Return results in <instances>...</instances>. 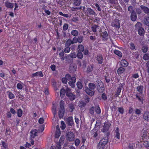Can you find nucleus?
<instances>
[{"label": "nucleus", "instance_id": "338daca9", "mask_svg": "<svg viewBox=\"0 0 149 149\" xmlns=\"http://www.w3.org/2000/svg\"><path fill=\"white\" fill-rule=\"evenodd\" d=\"M70 51V48L69 47H67L64 49V52L66 53H69Z\"/></svg>", "mask_w": 149, "mask_h": 149}, {"label": "nucleus", "instance_id": "2f4dec72", "mask_svg": "<svg viewBox=\"0 0 149 149\" xmlns=\"http://www.w3.org/2000/svg\"><path fill=\"white\" fill-rule=\"evenodd\" d=\"M78 52H82L84 50V46L82 45H79L78 47Z\"/></svg>", "mask_w": 149, "mask_h": 149}, {"label": "nucleus", "instance_id": "680f3d73", "mask_svg": "<svg viewBox=\"0 0 149 149\" xmlns=\"http://www.w3.org/2000/svg\"><path fill=\"white\" fill-rule=\"evenodd\" d=\"M80 143V140L78 139H77L75 141V144L76 146H79Z\"/></svg>", "mask_w": 149, "mask_h": 149}, {"label": "nucleus", "instance_id": "a19ab883", "mask_svg": "<svg viewBox=\"0 0 149 149\" xmlns=\"http://www.w3.org/2000/svg\"><path fill=\"white\" fill-rule=\"evenodd\" d=\"M143 59L145 60H148L149 59V54H145L143 56Z\"/></svg>", "mask_w": 149, "mask_h": 149}, {"label": "nucleus", "instance_id": "5fc2aeb1", "mask_svg": "<svg viewBox=\"0 0 149 149\" xmlns=\"http://www.w3.org/2000/svg\"><path fill=\"white\" fill-rule=\"evenodd\" d=\"M144 142L143 144V145L146 148L148 149L149 147V142L148 141H146V140Z\"/></svg>", "mask_w": 149, "mask_h": 149}, {"label": "nucleus", "instance_id": "774afa93", "mask_svg": "<svg viewBox=\"0 0 149 149\" xmlns=\"http://www.w3.org/2000/svg\"><path fill=\"white\" fill-rule=\"evenodd\" d=\"M1 143L3 146L6 149L7 148H8V146L7 144H6L3 141H2Z\"/></svg>", "mask_w": 149, "mask_h": 149}, {"label": "nucleus", "instance_id": "20e7f679", "mask_svg": "<svg viewBox=\"0 0 149 149\" xmlns=\"http://www.w3.org/2000/svg\"><path fill=\"white\" fill-rule=\"evenodd\" d=\"M75 136L74 134L72 132H68L66 136L67 139L69 141H72L74 140Z\"/></svg>", "mask_w": 149, "mask_h": 149}, {"label": "nucleus", "instance_id": "79ce46f5", "mask_svg": "<svg viewBox=\"0 0 149 149\" xmlns=\"http://www.w3.org/2000/svg\"><path fill=\"white\" fill-rule=\"evenodd\" d=\"M121 88H118L117 90V92L115 95L116 97H118L119 95H120V93L121 92Z\"/></svg>", "mask_w": 149, "mask_h": 149}, {"label": "nucleus", "instance_id": "4c0bfd02", "mask_svg": "<svg viewBox=\"0 0 149 149\" xmlns=\"http://www.w3.org/2000/svg\"><path fill=\"white\" fill-rule=\"evenodd\" d=\"M139 93H136L135 95V96L136 98L138 99V100L140 102L142 103H143V98H141L139 96Z\"/></svg>", "mask_w": 149, "mask_h": 149}, {"label": "nucleus", "instance_id": "a211bd4d", "mask_svg": "<svg viewBox=\"0 0 149 149\" xmlns=\"http://www.w3.org/2000/svg\"><path fill=\"white\" fill-rule=\"evenodd\" d=\"M120 62L121 65L123 67H127L129 64L128 62L125 59L121 60Z\"/></svg>", "mask_w": 149, "mask_h": 149}, {"label": "nucleus", "instance_id": "864d4df0", "mask_svg": "<svg viewBox=\"0 0 149 149\" xmlns=\"http://www.w3.org/2000/svg\"><path fill=\"white\" fill-rule=\"evenodd\" d=\"M148 47L147 46H143L142 48V52L144 53H145L147 52L148 51Z\"/></svg>", "mask_w": 149, "mask_h": 149}, {"label": "nucleus", "instance_id": "e2e57ef3", "mask_svg": "<svg viewBox=\"0 0 149 149\" xmlns=\"http://www.w3.org/2000/svg\"><path fill=\"white\" fill-rule=\"evenodd\" d=\"M93 67L92 66L90 65V66H88L87 68V72H91L92 71V70H93Z\"/></svg>", "mask_w": 149, "mask_h": 149}, {"label": "nucleus", "instance_id": "6e6d98bb", "mask_svg": "<svg viewBox=\"0 0 149 149\" xmlns=\"http://www.w3.org/2000/svg\"><path fill=\"white\" fill-rule=\"evenodd\" d=\"M95 108L94 107H92L89 110L90 113L92 115H93L94 113Z\"/></svg>", "mask_w": 149, "mask_h": 149}, {"label": "nucleus", "instance_id": "423d86ee", "mask_svg": "<svg viewBox=\"0 0 149 149\" xmlns=\"http://www.w3.org/2000/svg\"><path fill=\"white\" fill-rule=\"evenodd\" d=\"M111 125V124L109 122H105L104 124L102 131L103 132H106L108 131Z\"/></svg>", "mask_w": 149, "mask_h": 149}, {"label": "nucleus", "instance_id": "e433bc0d", "mask_svg": "<svg viewBox=\"0 0 149 149\" xmlns=\"http://www.w3.org/2000/svg\"><path fill=\"white\" fill-rule=\"evenodd\" d=\"M95 108V111L97 113L100 114L101 113V109L99 106H96Z\"/></svg>", "mask_w": 149, "mask_h": 149}, {"label": "nucleus", "instance_id": "cd10ccee", "mask_svg": "<svg viewBox=\"0 0 149 149\" xmlns=\"http://www.w3.org/2000/svg\"><path fill=\"white\" fill-rule=\"evenodd\" d=\"M88 86L90 89L91 90H93L96 88L95 85L92 83H89Z\"/></svg>", "mask_w": 149, "mask_h": 149}, {"label": "nucleus", "instance_id": "f257e3e1", "mask_svg": "<svg viewBox=\"0 0 149 149\" xmlns=\"http://www.w3.org/2000/svg\"><path fill=\"white\" fill-rule=\"evenodd\" d=\"M64 102L61 100L60 102V109L58 112V115L60 118H62L64 115L65 108L64 107Z\"/></svg>", "mask_w": 149, "mask_h": 149}, {"label": "nucleus", "instance_id": "bb28decb", "mask_svg": "<svg viewBox=\"0 0 149 149\" xmlns=\"http://www.w3.org/2000/svg\"><path fill=\"white\" fill-rule=\"evenodd\" d=\"M137 30L140 36H143L144 35V31L143 28H141Z\"/></svg>", "mask_w": 149, "mask_h": 149}, {"label": "nucleus", "instance_id": "dca6fc26", "mask_svg": "<svg viewBox=\"0 0 149 149\" xmlns=\"http://www.w3.org/2000/svg\"><path fill=\"white\" fill-rule=\"evenodd\" d=\"M101 36L103 40H106L109 38L108 33L107 31H105L101 34Z\"/></svg>", "mask_w": 149, "mask_h": 149}, {"label": "nucleus", "instance_id": "c756f323", "mask_svg": "<svg viewBox=\"0 0 149 149\" xmlns=\"http://www.w3.org/2000/svg\"><path fill=\"white\" fill-rule=\"evenodd\" d=\"M129 47L132 50H134L136 49L135 45L132 42H131L130 44Z\"/></svg>", "mask_w": 149, "mask_h": 149}, {"label": "nucleus", "instance_id": "72a5a7b5", "mask_svg": "<svg viewBox=\"0 0 149 149\" xmlns=\"http://www.w3.org/2000/svg\"><path fill=\"white\" fill-rule=\"evenodd\" d=\"M24 86L23 83H18L17 84V89L19 90H20L22 89Z\"/></svg>", "mask_w": 149, "mask_h": 149}, {"label": "nucleus", "instance_id": "6e6552de", "mask_svg": "<svg viewBox=\"0 0 149 149\" xmlns=\"http://www.w3.org/2000/svg\"><path fill=\"white\" fill-rule=\"evenodd\" d=\"M85 12L88 15H94V16L97 15V14L94 10L90 8H87L86 12Z\"/></svg>", "mask_w": 149, "mask_h": 149}, {"label": "nucleus", "instance_id": "f3484780", "mask_svg": "<svg viewBox=\"0 0 149 149\" xmlns=\"http://www.w3.org/2000/svg\"><path fill=\"white\" fill-rule=\"evenodd\" d=\"M86 92L91 96L93 95L94 94V92L88 88H86L85 90Z\"/></svg>", "mask_w": 149, "mask_h": 149}, {"label": "nucleus", "instance_id": "f8f14e48", "mask_svg": "<svg viewBox=\"0 0 149 149\" xmlns=\"http://www.w3.org/2000/svg\"><path fill=\"white\" fill-rule=\"evenodd\" d=\"M69 69L71 72L73 73L76 70L77 66L74 64H72L70 65Z\"/></svg>", "mask_w": 149, "mask_h": 149}, {"label": "nucleus", "instance_id": "1a4fd4ad", "mask_svg": "<svg viewBox=\"0 0 149 149\" xmlns=\"http://www.w3.org/2000/svg\"><path fill=\"white\" fill-rule=\"evenodd\" d=\"M143 119L147 122L149 121V112L148 111H146L144 112L143 115Z\"/></svg>", "mask_w": 149, "mask_h": 149}, {"label": "nucleus", "instance_id": "a878e982", "mask_svg": "<svg viewBox=\"0 0 149 149\" xmlns=\"http://www.w3.org/2000/svg\"><path fill=\"white\" fill-rule=\"evenodd\" d=\"M99 26L96 25H93L91 27V29L92 31L94 32H95L97 31V30L99 29Z\"/></svg>", "mask_w": 149, "mask_h": 149}, {"label": "nucleus", "instance_id": "c03bdc74", "mask_svg": "<svg viewBox=\"0 0 149 149\" xmlns=\"http://www.w3.org/2000/svg\"><path fill=\"white\" fill-rule=\"evenodd\" d=\"M72 44V40L69 39L65 43V46L69 47L71 44Z\"/></svg>", "mask_w": 149, "mask_h": 149}, {"label": "nucleus", "instance_id": "ddd939ff", "mask_svg": "<svg viewBox=\"0 0 149 149\" xmlns=\"http://www.w3.org/2000/svg\"><path fill=\"white\" fill-rule=\"evenodd\" d=\"M114 132V135L115 137L118 139H119L120 138V131L118 127H117L115 128Z\"/></svg>", "mask_w": 149, "mask_h": 149}, {"label": "nucleus", "instance_id": "603ef678", "mask_svg": "<svg viewBox=\"0 0 149 149\" xmlns=\"http://www.w3.org/2000/svg\"><path fill=\"white\" fill-rule=\"evenodd\" d=\"M77 85L78 88L79 89H81L82 88V84L80 82H78L77 83Z\"/></svg>", "mask_w": 149, "mask_h": 149}, {"label": "nucleus", "instance_id": "69168bd1", "mask_svg": "<svg viewBox=\"0 0 149 149\" xmlns=\"http://www.w3.org/2000/svg\"><path fill=\"white\" fill-rule=\"evenodd\" d=\"M78 104L79 107H81L85 105V103L81 101H80L78 102Z\"/></svg>", "mask_w": 149, "mask_h": 149}, {"label": "nucleus", "instance_id": "aec40b11", "mask_svg": "<svg viewBox=\"0 0 149 149\" xmlns=\"http://www.w3.org/2000/svg\"><path fill=\"white\" fill-rule=\"evenodd\" d=\"M36 130H33L31 132V139H33L37 136V132Z\"/></svg>", "mask_w": 149, "mask_h": 149}, {"label": "nucleus", "instance_id": "09e8293b", "mask_svg": "<svg viewBox=\"0 0 149 149\" xmlns=\"http://www.w3.org/2000/svg\"><path fill=\"white\" fill-rule=\"evenodd\" d=\"M78 58L80 59H81L83 58V54L81 52H79L77 54Z\"/></svg>", "mask_w": 149, "mask_h": 149}, {"label": "nucleus", "instance_id": "9b49d317", "mask_svg": "<svg viewBox=\"0 0 149 149\" xmlns=\"http://www.w3.org/2000/svg\"><path fill=\"white\" fill-rule=\"evenodd\" d=\"M65 120L69 125L71 126L73 123V118L72 116H70L66 118Z\"/></svg>", "mask_w": 149, "mask_h": 149}, {"label": "nucleus", "instance_id": "49530a36", "mask_svg": "<svg viewBox=\"0 0 149 149\" xmlns=\"http://www.w3.org/2000/svg\"><path fill=\"white\" fill-rule=\"evenodd\" d=\"M22 114V110L21 109H19L17 110V114L19 117H21Z\"/></svg>", "mask_w": 149, "mask_h": 149}, {"label": "nucleus", "instance_id": "b1692460", "mask_svg": "<svg viewBox=\"0 0 149 149\" xmlns=\"http://www.w3.org/2000/svg\"><path fill=\"white\" fill-rule=\"evenodd\" d=\"M136 15L135 13L131 14V19L132 21H135L136 20Z\"/></svg>", "mask_w": 149, "mask_h": 149}, {"label": "nucleus", "instance_id": "393cba45", "mask_svg": "<svg viewBox=\"0 0 149 149\" xmlns=\"http://www.w3.org/2000/svg\"><path fill=\"white\" fill-rule=\"evenodd\" d=\"M125 71V69L122 67L119 68L117 70V73L118 74H121Z\"/></svg>", "mask_w": 149, "mask_h": 149}, {"label": "nucleus", "instance_id": "3c124183", "mask_svg": "<svg viewBox=\"0 0 149 149\" xmlns=\"http://www.w3.org/2000/svg\"><path fill=\"white\" fill-rule=\"evenodd\" d=\"M61 134V131H56L55 134V137L56 138H58L60 136Z\"/></svg>", "mask_w": 149, "mask_h": 149}, {"label": "nucleus", "instance_id": "4468645a", "mask_svg": "<svg viewBox=\"0 0 149 149\" xmlns=\"http://www.w3.org/2000/svg\"><path fill=\"white\" fill-rule=\"evenodd\" d=\"M44 75L42 71L37 72L32 74V77H43Z\"/></svg>", "mask_w": 149, "mask_h": 149}, {"label": "nucleus", "instance_id": "5701e85b", "mask_svg": "<svg viewBox=\"0 0 149 149\" xmlns=\"http://www.w3.org/2000/svg\"><path fill=\"white\" fill-rule=\"evenodd\" d=\"M64 140V138L61 137L60 139L59 143H58L56 145V148L57 149H61V144H60H60H61L63 143V141Z\"/></svg>", "mask_w": 149, "mask_h": 149}, {"label": "nucleus", "instance_id": "de8ad7c7", "mask_svg": "<svg viewBox=\"0 0 149 149\" xmlns=\"http://www.w3.org/2000/svg\"><path fill=\"white\" fill-rule=\"evenodd\" d=\"M144 22L146 24L149 26V17H146L144 19Z\"/></svg>", "mask_w": 149, "mask_h": 149}, {"label": "nucleus", "instance_id": "6ab92c4d", "mask_svg": "<svg viewBox=\"0 0 149 149\" xmlns=\"http://www.w3.org/2000/svg\"><path fill=\"white\" fill-rule=\"evenodd\" d=\"M96 60L97 61L99 64H101L102 63L103 58L102 56L101 55H99L97 56L96 57Z\"/></svg>", "mask_w": 149, "mask_h": 149}, {"label": "nucleus", "instance_id": "9d476101", "mask_svg": "<svg viewBox=\"0 0 149 149\" xmlns=\"http://www.w3.org/2000/svg\"><path fill=\"white\" fill-rule=\"evenodd\" d=\"M111 26L117 28H119L120 27V23L119 21L117 19L114 20L112 23Z\"/></svg>", "mask_w": 149, "mask_h": 149}, {"label": "nucleus", "instance_id": "7c9ffc66", "mask_svg": "<svg viewBox=\"0 0 149 149\" xmlns=\"http://www.w3.org/2000/svg\"><path fill=\"white\" fill-rule=\"evenodd\" d=\"M52 111L54 116L56 113V107L54 104H53L52 107Z\"/></svg>", "mask_w": 149, "mask_h": 149}, {"label": "nucleus", "instance_id": "7ed1b4c3", "mask_svg": "<svg viewBox=\"0 0 149 149\" xmlns=\"http://www.w3.org/2000/svg\"><path fill=\"white\" fill-rule=\"evenodd\" d=\"M147 133L148 132L146 130H142L141 137L142 138V140L141 141H144L149 139L148 134Z\"/></svg>", "mask_w": 149, "mask_h": 149}, {"label": "nucleus", "instance_id": "c85d7f7f", "mask_svg": "<svg viewBox=\"0 0 149 149\" xmlns=\"http://www.w3.org/2000/svg\"><path fill=\"white\" fill-rule=\"evenodd\" d=\"M74 1V4L76 6H79L81 3V0H73Z\"/></svg>", "mask_w": 149, "mask_h": 149}, {"label": "nucleus", "instance_id": "a18cd8bd", "mask_svg": "<svg viewBox=\"0 0 149 149\" xmlns=\"http://www.w3.org/2000/svg\"><path fill=\"white\" fill-rule=\"evenodd\" d=\"M71 33L72 35L74 36H76L78 35V32L76 30H73L71 31Z\"/></svg>", "mask_w": 149, "mask_h": 149}, {"label": "nucleus", "instance_id": "4d7b16f0", "mask_svg": "<svg viewBox=\"0 0 149 149\" xmlns=\"http://www.w3.org/2000/svg\"><path fill=\"white\" fill-rule=\"evenodd\" d=\"M61 127L62 130L64 129L65 127V124L64 122L62 121L61 122Z\"/></svg>", "mask_w": 149, "mask_h": 149}, {"label": "nucleus", "instance_id": "f704fd0d", "mask_svg": "<svg viewBox=\"0 0 149 149\" xmlns=\"http://www.w3.org/2000/svg\"><path fill=\"white\" fill-rule=\"evenodd\" d=\"M128 11L131 14L135 13L134 8L132 6L129 7Z\"/></svg>", "mask_w": 149, "mask_h": 149}, {"label": "nucleus", "instance_id": "58836bf2", "mask_svg": "<svg viewBox=\"0 0 149 149\" xmlns=\"http://www.w3.org/2000/svg\"><path fill=\"white\" fill-rule=\"evenodd\" d=\"M65 91L63 88H62L60 91V96L61 97H63L65 94Z\"/></svg>", "mask_w": 149, "mask_h": 149}, {"label": "nucleus", "instance_id": "2eb2a0df", "mask_svg": "<svg viewBox=\"0 0 149 149\" xmlns=\"http://www.w3.org/2000/svg\"><path fill=\"white\" fill-rule=\"evenodd\" d=\"M5 6L8 8H12L14 6V3H13L10 2L8 1H6L5 3Z\"/></svg>", "mask_w": 149, "mask_h": 149}, {"label": "nucleus", "instance_id": "39448f33", "mask_svg": "<svg viewBox=\"0 0 149 149\" xmlns=\"http://www.w3.org/2000/svg\"><path fill=\"white\" fill-rule=\"evenodd\" d=\"M97 82L98 86H97V89L98 90L99 92L102 93L104 90L102 82L100 80H98Z\"/></svg>", "mask_w": 149, "mask_h": 149}, {"label": "nucleus", "instance_id": "37998d69", "mask_svg": "<svg viewBox=\"0 0 149 149\" xmlns=\"http://www.w3.org/2000/svg\"><path fill=\"white\" fill-rule=\"evenodd\" d=\"M141 24L140 22H138L136 24L135 28L136 30H138L140 29V28H141Z\"/></svg>", "mask_w": 149, "mask_h": 149}, {"label": "nucleus", "instance_id": "0eeeda50", "mask_svg": "<svg viewBox=\"0 0 149 149\" xmlns=\"http://www.w3.org/2000/svg\"><path fill=\"white\" fill-rule=\"evenodd\" d=\"M70 90L69 89L67 88V92H66V95L69 98L70 100H73L75 98V95L70 93Z\"/></svg>", "mask_w": 149, "mask_h": 149}, {"label": "nucleus", "instance_id": "bf43d9fd", "mask_svg": "<svg viewBox=\"0 0 149 149\" xmlns=\"http://www.w3.org/2000/svg\"><path fill=\"white\" fill-rule=\"evenodd\" d=\"M68 27V25L67 24H65L63 26V29L64 31L67 30Z\"/></svg>", "mask_w": 149, "mask_h": 149}, {"label": "nucleus", "instance_id": "412c9836", "mask_svg": "<svg viewBox=\"0 0 149 149\" xmlns=\"http://www.w3.org/2000/svg\"><path fill=\"white\" fill-rule=\"evenodd\" d=\"M143 88V86H139L137 87V91L139 93L140 95H142Z\"/></svg>", "mask_w": 149, "mask_h": 149}, {"label": "nucleus", "instance_id": "473e14b6", "mask_svg": "<svg viewBox=\"0 0 149 149\" xmlns=\"http://www.w3.org/2000/svg\"><path fill=\"white\" fill-rule=\"evenodd\" d=\"M114 53L116 55L120 57H121L122 56V53L119 50H115L114 51Z\"/></svg>", "mask_w": 149, "mask_h": 149}, {"label": "nucleus", "instance_id": "4be33fe9", "mask_svg": "<svg viewBox=\"0 0 149 149\" xmlns=\"http://www.w3.org/2000/svg\"><path fill=\"white\" fill-rule=\"evenodd\" d=\"M140 7L145 13L146 14L148 13L149 9L147 7L143 5H141Z\"/></svg>", "mask_w": 149, "mask_h": 149}, {"label": "nucleus", "instance_id": "f03ea898", "mask_svg": "<svg viewBox=\"0 0 149 149\" xmlns=\"http://www.w3.org/2000/svg\"><path fill=\"white\" fill-rule=\"evenodd\" d=\"M108 141L107 138H103L101 140L99 143L97 148L98 149H104L105 145Z\"/></svg>", "mask_w": 149, "mask_h": 149}, {"label": "nucleus", "instance_id": "13d9d810", "mask_svg": "<svg viewBox=\"0 0 149 149\" xmlns=\"http://www.w3.org/2000/svg\"><path fill=\"white\" fill-rule=\"evenodd\" d=\"M118 111L120 113L122 114L124 113V110L122 107H119L118 108Z\"/></svg>", "mask_w": 149, "mask_h": 149}, {"label": "nucleus", "instance_id": "0e129e2a", "mask_svg": "<svg viewBox=\"0 0 149 149\" xmlns=\"http://www.w3.org/2000/svg\"><path fill=\"white\" fill-rule=\"evenodd\" d=\"M75 83L72 81H69L68 83V84L72 88H74L75 86Z\"/></svg>", "mask_w": 149, "mask_h": 149}, {"label": "nucleus", "instance_id": "ea45409f", "mask_svg": "<svg viewBox=\"0 0 149 149\" xmlns=\"http://www.w3.org/2000/svg\"><path fill=\"white\" fill-rule=\"evenodd\" d=\"M69 56L72 58H75L77 56V54L75 52H72L69 55Z\"/></svg>", "mask_w": 149, "mask_h": 149}, {"label": "nucleus", "instance_id": "8fccbe9b", "mask_svg": "<svg viewBox=\"0 0 149 149\" xmlns=\"http://www.w3.org/2000/svg\"><path fill=\"white\" fill-rule=\"evenodd\" d=\"M59 14L60 15L67 18L70 17L71 16V15L69 16L68 14H64L62 12H59Z\"/></svg>", "mask_w": 149, "mask_h": 149}, {"label": "nucleus", "instance_id": "c9c22d12", "mask_svg": "<svg viewBox=\"0 0 149 149\" xmlns=\"http://www.w3.org/2000/svg\"><path fill=\"white\" fill-rule=\"evenodd\" d=\"M9 97L10 99H13L15 97V95L11 92L8 91Z\"/></svg>", "mask_w": 149, "mask_h": 149}, {"label": "nucleus", "instance_id": "052dcab7", "mask_svg": "<svg viewBox=\"0 0 149 149\" xmlns=\"http://www.w3.org/2000/svg\"><path fill=\"white\" fill-rule=\"evenodd\" d=\"M69 107L70 108V111L71 112L72 111L74 108V106L73 104H70L69 105Z\"/></svg>", "mask_w": 149, "mask_h": 149}]
</instances>
